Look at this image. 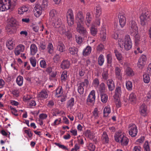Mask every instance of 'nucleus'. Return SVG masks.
<instances>
[{
	"instance_id": "obj_1",
	"label": "nucleus",
	"mask_w": 151,
	"mask_h": 151,
	"mask_svg": "<svg viewBox=\"0 0 151 151\" xmlns=\"http://www.w3.org/2000/svg\"><path fill=\"white\" fill-rule=\"evenodd\" d=\"M118 41L119 45L122 50L127 51L132 48V44L129 35H126L124 40L119 39Z\"/></svg>"
},
{
	"instance_id": "obj_2",
	"label": "nucleus",
	"mask_w": 151,
	"mask_h": 151,
	"mask_svg": "<svg viewBox=\"0 0 151 151\" xmlns=\"http://www.w3.org/2000/svg\"><path fill=\"white\" fill-rule=\"evenodd\" d=\"M114 139L117 142L120 143L124 146L127 145L128 143L129 139L123 133L118 132L114 136Z\"/></svg>"
},
{
	"instance_id": "obj_3",
	"label": "nucleus",
	"mask_w": 151,
	"mask_h": 151,
	"mask_svg": "<svg viewBox=\"0 0 151 151\" xmlns=\"http://www.w3.org/2000/svg\"><path fill=\"white\" fill-rule=\"evenodd\" d=\"M12 5L11 0H0V11H5L10 9Z\"/></svg>"
},
{
	"instance_id": "obj_4",
	"label": "nucleus",
	"mask_w": 151,
	"mask_h": 151,
	"mask_svg": "<svg viewBox=\"0 0 151 151\" xmlns=\"http://www.w3.org/2000/svg\"><path fill=\"white\" fill-rule=\"evenodd\" d=\"M129 27V32L131 35H136L138 33V27L134 21L132 20L130 21Z\"/></svg>"
},
{
	"instance_id": "obj_5",
	"label": "nucleus",
	"mask_w": 151,
	"mask_h": 151,
	"mask_svg": "<svg viewBox=\"0 0 151 151\" xmlns=\"http://www.w3.org/2000/svg\"><path fill=\"white\" fill-rule=\"evenodd\" d=\"M138 130L137 127L134 124H130L129 126V133L132 137H135L137 135Z\"/></svg>"
},
{
	"instance_id": "obj_6",
	"label": "nucleus",
	"mask_w": 151,
	"mask_h": 151,
	"mask_svg": "<svg viewBox=\"0 0 151 151\" xmlns=\"http://www.w3.org/2000/svg\"><path fill=\"white\" fill-rule=\"evenodd\" d=\"M96 19H95V26H99L100 24V16L101 14L102 11L101 9L100 6L98 5L96 6Z\"/></svg>"
},
{
	"instance_id": "obj_7",
	"label": "nucleus",
	"mask_w": 151,
	"mask_h": 151,
	"mask_svg": "<svg viewBox=\"0 0 151 151\" xmlns=\"http://www.w3.org/2000/svg\"><path fill=\"white\" fill-rule=\"evenodd\" d=\"M81 24H82L80 23V22H78L76 28V31L81 35L86 36L87 35V32L85 28Z\"/></svg>"
},
{
	"instance_id": "obj_8",
	"label": "nucleus",
	"mask_w": 151,
	"mask_h": 151,
	"mask_svg": "<svg viewBox=\"0 0 151 151\" xmlns=\"http://www.w3.org/2000/svg\"><path fill=\"white\" fill-rule=\"evenodd\" d=\"M149 15L146 13H142L140 16L141 24L142 26H144L147 23V21L149 19Z\"/></svg>"
},
{
	"instance_id": "obj_9",
	"label": "nucleus",
	"mask_w": 151,
	"mask_h": 151,
	"mask_svg": "<svg viewBox=\"0 0 151 151\" xmlns=\"http://www.w3.org/2000/svg\"><path fill=\"white\" fill-rule=\"evenodd\" d=\"M43 10H44L40 5H36L34 9V13L35 16L37 17H39L42 14V11Z\"/></svg>"
},
{
	"instance_id": "obj_10",
	"label": "nucleus",
	"mask_w": 151,
	"mask_h": 151,
	"mask_svg": "<svg viewBox=\"0 0 151 151\" xmlns=\"http://www.w3.org/2000/svg\"><path fill=\"white\" fill-rule=\"evenodd\" d=\"M88 83V81L85 79L83 82L80 83L79 86L78 87V92L80 94H82L84 92L83 87H87Z\"/></svg>"
},
{
	"instance_id": "obj_11",
	"label": "nucleus",
	"mask_w": 151,
	"mask_h": 151,
	"mask_svg": "<svg viewBox=\"0 0 151 151\" xmlns=\"http://www.w3.org/2000/svg\"><path fill=\"white\" fill-rule=\"evenodd\" d=\"M76 19L82 24H83L84 22V18L83 13L81 11L78 12L75 15Z\"/></svg>"
},
{
	"instance_id": "obj_12",
	"label": "nucleus",
	"mask_w": 151,
	"mask_h": 151,
	"mask_svg": "<svg viewBox=\"0 0 151 151\" xmlns=\"http://www.w3.org/2000/svg\"><path fill=\"white\" fill-rule=\"evenodd\" d=\"M25 46L22 44H19L15 48L14 52L16 55L18 56L20 54L21 52L24 50Z\"/></svg>"
},
{
	"instance_id": "obj_13",
	"label": "nucleus",
	"mask_w": 151,
	"mask_h": 151,
	"mask_svg": "<svg viewBox=\"0 0 151 151\" xmlns=\"http://www.w3.org/2000/svg\"><path fill=\"white\" fill-rule=\"evenodd\" d=\"M115 72L116 78L119 80H122V68L118 67H116L115 69Z\"/></svg>"
},
{
	"instance_id": "obj_14",
	"label": "nucleus",
	"mask_w": 151,
	"mask_h": 151,
	"mask_svg": "<svg viewBox=\"0 0 151 151\" xmlns=\"http://www.w3.org/2000/svg\"><path fill=\"white\" fill-rule=\"evenodd\" d=\"M70 65V63L68 60H63L60 65V68L63 69H68Z\"/></svg>"
},
{
	"instance_id": "obj_15",
	"label": "nucleus",
	"mask_w": 151,
	"mask_h": 151,
	"mask_svg": "<svg viewBox=\"0 0 151 151\" xmlns=\"http://www.w3.org/2000/svg\"><path fill=\"white\" fill-rule=\"evenodd\" d=\"M6 44L7 47L9 50L12 49L14 46L13 40L12 38H9L7 40Z\"/></svg>"
},
{
	"instance_id": "obj_16",
	"label": "nucleus",
	"mask_w": 151,
	"mask_h": 151,
	"mask_svg": "<svg viewBox=\"0 0 151 151\" xmlns=\"http://www.w3.org/2000/svg\"><path fill=\"white\" fill-rule=\"evenodd\" d=\"M30 55L34 56L37 53L38 51V49L37 46L35 44H32L30 46Z\"/></svg>"
},
{
	"instance_id": "obj_17",
	"label": "nucleus",
	"mask_w": 151,
	"mask_h": 151,
	"mask_svg": "<svg viewBox=\"0 0 151 151\" xmlns=\"http://www.w3.org/2000/svg\"><path fill=\"white\" fill-rule=\"evenodd\" d=\"M48 96V91L45 89L42 90L37 95L38 98L46 99Z\"/></svg>"
},
{
	"instance_id": "obj_18",
	"label": "nucleus",
	"mask_w": 151,
	"mask_h": 151,
	"mask_svg": "<svg viewBox=\"0 0 151 151\" xmlns=\"http://www.w3.org/2000/svg\"><path fill=\"white\" fill-rule=\"evenodd\" d=\"M119 18L120 25L122 27H123L125 25L126 22L125 15L120 14L119 15Z\"/></svg>"
},
{
	"instance_id": "obj_19",
	"label": "nucleus",
	"mask_w": 151,
	"mask_h": 151,
	"mask_svg": "<svg viewBox=\"0 0 151 151\" xmlns=\"http://www.w3.org/2000/svg\"><path fill=\"white\" fill-rule=\"evenodd\" d=\"M139 111L141 114L144 116H146L147 113V106L145 104H142L140 107Z\"/></svg>"
},
{
	"instance_id": "obj_20",
	"label": "nucleus",
	"mask_w": 151,
	"mask_h": 151,
	"mask_svg": "<svg viewBox=\"0 0 151 151\" xmlns=\"http://www.w3.org/2000/svg\"><path fill=\"white\" fill-rule=\"evenodd\" d=\"M100 34L101 40L104 41L106 40V29L104 28L103 27L101 28Z\"/></svg>"
},
{
	"instance_id": "obj_21",
	"label": "nucleus",
	"mask_w": 151,
	"mask_h": 151,
	"mask_svg": "<svg viewBox=\"0 0 151 151\" xmlns=\"http://www.w3.org/2000/svg\"><path fill=\"white\" fill-rule=\"evenodd\" d=\"M107 84L109 90L112 91L114 88V82L111 79H109L107 81Z\"/></svg>"
},
{
	"instance_id": "obj_22",
	"label": "nucleus",
	"mask_w": 151,
	"mask_h": 151,
	"mask_svg": "<svg viewBox=\"0 0 151 151\" xmlns=\"http://www.w3.org/2000/svg\"><path fill=\"white\" fill-rule=\"evenodd\" d=\"M61 21L60 18H56L53 21L52 25L55 28H58L61 25Z\"/></svg>"
},
{
	"instance_id": "obj_23",
	"label": "nucleus",
	"mask_w": 151,
	"mask_h": 151,
	"mask_svg": "<svg viewBox=\"0 0 151 151\" xmlns=\"http://www.w3.org/2000/svg\"><path fill=\"white\" fill-rule=\"evenodd\" d=\"M94 101V91L92 90L89 94L87 101L88 102L92 103Z\"/></svg>"
},
{
	"instance_id": "obj_24",
	"label": "nucleus",
	"mask_w": 151,
	"mask_h": 151,
	"mask_svg": "<svg viewBox=\"0 0 151 151\" xmlns=\"http://www.w3.org/2000/svg\"><path fill=\"white\" fill-rule=\"evenodd\" d=\"M75 104V100L73 98H71L67 102V107L71 109L73 107Z\"/></svg>"
},
{
	"instance_id": "obj_25",
	"label": "nucleus",
	"mask_w": 151,
	"mask_h": 151,
	"mask_svg": "<svg viewBox=\"0 0 151 151\" xmlns=\"http://www.w3.org/2000/svg\"><path fill=\"white\" fill-rule=\"evenodd\" d=\"M91 48L89 46H87L86 48L84 49L83 52V55L84 56L88 55L91 53Z\"/></svg>"
},
{
	"instance_id": "obj_26",
	"label": "nucleus",
	"mask_w": 151,
	"mask_h": 151,
	"mask_svg": "<svg viewBox=\"0 0 151 151\" xmlns=\"http://www.w3.org/2000/svg\"><path fill=\"white\" fill-rule=\"evenodd\" d=\"M114 53L117 59L119 61L120 63L122 64L123 63L122 62V60L123 57L122 54L117 50H115Z\"/></svg>"
},
{
	"instance_id": "obj_27",
	"label": "nucleus",
	"mask_w": 151,
	"mask_h": 151,
	"mask_svg": "<svg viewBox=\"0 0 151 151\" xmlns=\"http://www.w3.org/2000/svg\"><path fill=\"white\" fill-rule=\"evenodd\" d=\"M111 110L109 106H106L104 110V117H107L111 113Z\"/></svg>"
},
{
	"instance_id": "obj_28",
	"label": "nucleus",
	"mask_w": 151,
	"mask_h": 151,
	"mask_svg": "<svg viewBox=\"0 0 151 151\" xmlns=\"http://www.w3.org/2000/svg\"><path fill=\"white\" fill-rule=\"evenodd\" d=\"M67 19H74V15L73 11L71 9H69L68 10L67 13Z\"/></svg>"
},
{
	"instance_id": "obj_29",
	"label": "nucleus",
	"mask_w": 151,
	"mask_h": 151,
	"mask_svg": "<svg viewBox=\"0 0 151 151\" xmlns=\"http://www.w3.org/2000/svg\"><path fill=\"white\" fill-rule=\"evenodd\" d=\"M63 93V90L61 87H59L57 88L55 92V94L56 97H59Z\"/></svg>"
},
{
	"instance_id": "obj_30",
	"label": "nucleus",
	"mask_w": 151,
	"mask_h": 151,
	"mask_svg": "<svg viewBox=\"0 0 151 151\" xmlns=\"http://www.w3.org/2000/svg\"><path fill=\"white\" fill-rule=\"evenodd\" d=\"M61 81L62 82H65L68 78L67 72L65 70L63 71L61 76Z\"/></svg>"
},
{
	"instance_id": "obj_31",
	"label": "nucleus",
	"mask_w": 151,
	"mask_h": 151,
	"mask_svg": "<svg viewBox=\"0 0 151 151\" xmlns=\"http://www.w3.org/2000/svg\"><path fill=\"white\" fill-rule=\"evenodd\" d=\"M58 50L60 52H64L65 50V47L63 44L61 42H59L58 47Z\"/></svg>"
},
{
	"instance_id": "obj_32",
	"label": "nucleus",
	"mask_w": 151,
	"mask_h": 151,
	"mask_svg": "<svg viewBox=\"0 0 151 151\" xmlns=\"http://www.w3.org/2000/svg\"><path fill=\"white\" fill-rule=\"evenodd\" d=\"M23 78L21 76H19L16 79V82L17 84L19 86H22L23 83Z\"/></svg>"
},
{
	"instance_id": "obj_33",
	"label": "nucleus",
	"mask_w": 151,
	"mask_h": 151,
	"mask_svg": "<svg viewBox=\"0 0 151 151\" xmlns=\"http://www.w3.org/2000/svg\"><path fill=\"white\" fill-rule=\"evenodd\" d=\"M69 51L71 54L75 55L77 54L78 50L75 47H70L69 48Z\"/></svg>"
},
{
	"instance_id": "obj_34",
	"label": "nucleus",
	"mask_w": 151,
	"mask_h": 151,
	"mask_svg": "<svg viewBox=\"0 0 151 151\" xmlns=\"http://www.w3.org/2000/svg\"><path fill=\"white\" fill-rule=\"evenodd\" d=\"M101 96L102 102L104 103H106L108 99L107 95L103 93H101Z\"/></svg>"
},
{
	"instance_id": "obj_35",
	"label": "nucleus",
	"mask_w": 151,
	"mask_h": 151,
	"mask_svg": "<svg viewBox=\"0 0 151 151\" xmlns=\"http://www.w3.org/2000/svg\"><path fill=\"white\" fill-rule=\"evenodd\" d=\"M59 29L58 31L60 33L63 35L66 31L65 27V25L62 24L58 28Z\"/></svg>"
},
{
	"instance_id": "obj_36",
	"label": "nucleus",
	"mask_w": 151,
	"mask_h": 151,
	"mask_svg": "<svg viewBox=\"0 0 151 151\" xmlns=\"http://www.w3.org/2000/svg\"><path fill=\"white\" fill-rule=\"evenodd\" d=\"M138 34V33H137L136 35L131 34L132 35L134 36L135 37V41L136 45H137L139 44V43H140V37Z\"/></svg>"
},
{
	"instance_id": "obj_37",
	"label": "nucleus",
	"mask_w": 151,
	"mask_h": 151,
	"mask_svg": "<svg viewBox=\"0 0 151 151\" xmlns=\"http://www.w3.org/2000/svg\"><path fill=\"white\" fill-rule=\"evenodd\" d=\"M28 9V8L25 6L20 7L18 9V14H22L24 12H25L27 11Z\"/></svg>"
},
{
	"instance_id": "obj_38",
	"label": "nucleus",
	"mask_w": 151,
	"mask_h": 151,
	"mask_svg": "<svg viewBox=\"0 0 151 151\" xmlns=\"http://www.w3.org/2000/svg\"><path fill=\"white\" fill-rule=\"evenodd\" d=\"M47 50L48 52L51 54L54 51V48L52 44L51 43H49L47 47Z\"/></svg>"
},
{
	"instance_id": "obj_39",
	"label": "nucleus",
	"mask_w": 151,
	"mask_h": 151,
	"mask_svg": "<svg viewBox=\"0 0 151 151\" xmlns=\"http://www.w3.org/2000/svg\"><path fill=\"white\" fill-rule=\"evenodd\" d=\"M126 74L129 76H132L134 75L132 69L130 68L127 67L126 70Z\"/></svg>"
},
{
	"instance_id": "obj_40",
	"label": "nucleus",
	"mask_w": 151,
	"mask_h": 151,
	"mask_svg": "<svg viewBox=\"0 0 151 151\" xmlns=\"http://www.w3.org/2000/svg\"><path fill=\"white\" fill-rule=\"evenodd\" d=\"M48 0H43L41 7L44 9H46L48 5Z\"/></svg>"
},
{
	"instance_id": "obj_41",
	"label": "nucleus",
	"mask_w": 151,
	"mask_h": 151,
	"mask_svg": "<svg viewBox=\"0 0 151 151\" xmlns=\"http://www.w3.org/2000/svg\"><path fill=\"white\" fill-rule=\"evenodd\" d=\"M104 56L102 55L101 54L98 59L99 64L100 66H102L104 62Z\"/></svg>"
},
{
	"instance_id": "obj_42",
	"label": "nucleus",
	"mask_w": 151,
	"mask_h": 151,
	"mask_svg": "<svg viewBox=\"0 0 151 151\" xmlns=\"http://www.w3.org/2000/svg\"><path fill=\"white\" fill-rule=\"evenodd\" d=\"M129 101L130 102H135L136 100L135 94L133 93H131L129 95Z\"/></svg>"
},
{
	"instance_id": "obj_43",
	"label": "nucleus",
	"mask_w": 151,
	"mask_h": 151,
	"mask_svg": "<svg viewBox=\"0 0 151 151\" xmlns=\"http://www.w3.org/2000/svg\"><path fill=\"white\" fill-rule=\"evenodd\" d=\"M29 61L31 65L33 67H35L36 65V60L34 57H32L29 58Z\"/></svg>"
},
{
	"instance_id": "obj_44",
	"label": "nucleus",
	"mask_w": 151,
	"mask_h": 151,
	"mask_svg": "<svg viewBox=\"0 0 151 151\" xmlns=\"http://www.w3.org/2000/svg\"><path fill=\"white\" fill-rule=\"evenodd\" d=\"M53 60L54 62L57 63L60 61V56L59 54H55L53 57Z\"/></svg>"
},
{
	"instance_id": "obj_45",
	"label": "nucleus",
	"mask_w": 151,
	"mask_h": 151,
	"mask_svg": "<svg viewBox=\"0 0 151 151\" xmlns=\"http://www.w3.org/2000/svg\"><path fill=\"white\" fill-rule=\"evenodd\" d=\"M127 89L128 91H131L132 89V82L130 81H127L126 83Z\"/></svg>"
},
{
	"instance_id": "obj_46",
	"label": "nucleus",
	"mask_w": 151,
	"mask_h": 151,
	"mask_svg": "<svg viewBox=\"0 0 151 151\" xmlns=\"http://www.w3.org/2000/svg\"><path fill=\"white\" fill-rule=\"evenodd\" d=\"M145 63L146 62L143 61V60L139 58L137 63V66L139 68L142 69L145 64Z\"/></svg>"
},
{
	"instance_id": "obj_47",
	"label": "nucleus",
	"mask_w": 151,
	"mask_h": 151,
	"mask_svg": "<svg viewBox=\"0 0 151 151\" xmlns=\"http://www.w3.org/2000/svg\"><path fill=\"white\" fill-rule=\"evenodd\" d=\"M102 76L104 79L107 80L108 78V71L107 69H105L104 70L102 73Z\"/></svg>"
},
{
	"instance_id": "obj_48",
	"label": "nucleus",
	"mask_w": 151,
	"mask_h": 151,
	"mask_svg": "<svg viewBox=\"0 0 151 151\" xmlns=\"http://www.w3.org/2000/svg\"><path fill=\"white\" fill-rule=\"evenodd\" d=\"M149 74H145L143 75V79L144 82L145 83H148L150 81V78Z\"/></svg>"
},
{
	"instance_id": "obj_49",
	"label": "nucleus",
	"mask_w": 151,
	"mask_h": 151,
	"mask_svg": "<svg viewBox=\"0 0 151 151\" xmlns=\"http://www.w3.org/2000/svg\"><path fill=\"white\" fill-rule=\"evenodd\" d=\"M103 141L105 143H107L109 141V139L108 136L106 133H104L102 135Z\"/></svg>"
},
{
	"instance_id": "obj_50",
	"label": "nucleus",
	"mask_w": 151,
	"mask_h": 151,
	"mask_svg": "<svg viewBox=\"0 0 151 151\" xmlns=\"http://www.w3.org/2000/svg\"><path fill=\"white\" fill-rule=\"evenodd\" d=\"M61 119L60 118L56 119L54 121V122L51 124L52 126H54L59 125L61 122Z\"/></svg>"
},
{
	"instance_id": "obj_51",
	"label": "nucleus",
	"mask_w": 151,
	"mask_h": 151,
	"mask_svg": "<svg viewBox=\"0 0 151 151\" xmlns=\"http://www.w3.org/2000/svg\"><path fill=\"white\" fill-rule=\"evenodd\" d=\"M49 14L50 17H53L57 15V12L55 9H52L50 11Z\"/></svg>"
},
{
	"instance_id": "obj_52",
	"label": "nucleus",
	"mask_w": 151,
	"mask_h": 151,
	"mask_svg": "<svg viewBox=\"0 0 151 151\" xmlns=\"http://www.w3.org/2000/svg\"><path fill=\"white\" fill-rule=\"evenodd\" d=\"M105 87L104 84V83H101L99 87V91L101 93H103V92L105 91Z\"/></svg>"
},
{
	"instance_id": "obj_53",
	"label": "nucleus",
	"mask_w": 151,
	"mask_h": 151,
	"mask_svg": "<svg viewBox=\"0 0 151 151\" xmlns=\"http://www.w3.org/2000/svg\"><path fill=\"white\" fill-rule=\"evenodd\" d=\"M24 132L27 134L29 138H32V134L31 132L30 129L25 130Z\"/></svg>"
},
{
	"instance_id": "obj_54",
	"label": "nucleus",
	"mask_w": 151,
	"mask_h": 151,
	"mask_svg": "<svg viewBox=\"0 0 151 151\" xmlns=\"http://www.w3.org/2000/svg\"><path fill=\"white\" fill-rule=\"evenodd\" d=\"M106 58L107 63L109 64H111L112 62V58L111 55L110 54H109L106 55Z\"/></svg>"
},
{
	"instance_id": "obj_55",
	"label": "nucleus",
	"mask_w": 151,
	"mask_h": 151,
	"mask_svg": "<svg viewBox=\"0 0 151 151\" xmlns=\"http://www.w3.org/2000/svg\"><path fill=\"white\" fill-rule=\"evenodd\" d=\"M144 148L145 150L146 151H150V148L148 142L147 141H146L145 142L144 145Z\"/></svg>"
},
{
	"instance_id": "obj_56",
	"label": "nucleus",
	"mask_w": 151,
	"mask_h": 151,
	"mask_svg": "<svg viewBox=\"0 0 151 151\" xmlns=\"http://www.w3.org/2000/svg\"><path fill=\"white\" fill-rule=\"evenodd\" d=\"M12 93L15 97H17L19 95V91L17 89H14L12 90Z\"/></svg>"
},
{
	"instance_id": "obj_57",
	"label": "nucleus",
	"mask_w": 151,
	"mask_h": 151,
	"mask_svg": "<svg viewBox=\"0 0 151 151\" xmlns=\"http://www.w3.org/2000/svg\"><path fill=\"white\" fill-rule=\"evenodd\" d=\"M40 64L41 67L42 68H45L46 67V62L45 60H41L40 62Z\"/></svg>"
},
{
	"instance_id": "obj_58",
	"label": "nucleus",
	"mask_w": 151,
	"mask_h": 151,
	"mask_svg": "<svg viewBox=\"0 0 151 151\" xmlns=\"http://www.w3.org/2000/svg\"><path fill=\"white\" fill-rule=\"evenodd\" d=\"M47 117V115L45 113L41 114L39 115V118L42 120L46 119Z\"/></svg>"
},
{
	"instance_id": "obj_59",
	"label": "nucleus",
	"mask_w": 151,
	"mask_h": 151,
	"mask_svg": "<svg viewBox=\"0 0 151 151\" xmlns=\"http://www.w3.org/2000/svg\"><path fill=\"white\" fill-rule=\"evenodd\" d=\"M67 22L69 26H71L74 23V19H67Z\"/></svg>"
},
{
	"instance_id": "obj_60",
	"label": "nucleus",
	"mask_w": 151,
	"mask_h": 151,
	"mask_svg": "<svg viewBox=\"0 0 151 151\" xmlns=\"http://www.w3.org/2000/svg\"><path fill=\"white\" fill-rule=\"evenodd\" d=\"M76 42L78 44H80L82 42V38L79 36H76L75 37Z\"/></svg>"
},
{
	"instance_id": "obj_61",
	"label": "nucleus",
	"mask_w": 151,
	"mask_h": 151,
	"mask_svg": "<svg viewBox=\"0 0 151 151\" xmlns=\"http://www.w3.org/2000/svg\"><path fill=\"white\" fill-rule=\"evenodd\" d=\"M10 108L11 110V112L14 115L16 116H17L18 115V114H17V111L14 108H13L12 106H10Z\"/></svg>"
},
{
	"instance_id": "obj_62",
	"label": "nucleus",
	"mask_w": 151,
	"mask_h": 151,
	"mask_svg": "<svg viewBox=\"0 0 151 151\" xmlns=\"http://www.w3.org/2000/svg\"><path fill=\"white\" fill-rule=\"evenodd\" d=\"M121 92V88L120 87H118L116 88L115 90V93L116 95L119 96Z\"/></svg>"
},
{
	"instance_id": "obj_63",
	"label": "nucleus",
	"mask_w": 151,
	"mask_h": 151,
	"mask_svg": "<svg viewBox=\"0 0 151 151\" xmlns=\"http://www.w3.org/2000/svg\"><path fill=\"white\" fill-rule=\"evenodd\" d=\"M64 35H65L69 39L72 37L71 34L69 30H68L67 31H66L64 33Z\"/></svg>"
},
{
	"instance_id": "obj_64",
	"label": "nucleus",
	"mask_w": 151,
	"mask_h": 151,
	"mask_svg": "<svg viewBox=\"0 0 151 151\" xmlns=\"http://www.w3.org/2000/svg\"><path fill=\"white\" fill-rule=\"evenodd\" d=\"M147 72L151 76V63L149 64L147 68Z\"/></svg>"
}]
</instances>
